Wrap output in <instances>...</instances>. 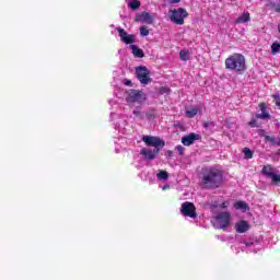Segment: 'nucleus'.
Here are the masks:
<instances>
[{"label": "nucleus", "mask_w": 280, "mask_h": 280, "mask_svg": "<svg viewBox=\"0 0 280 280\" xmlns=\"http://www.w3.org/2000/svg\"><path fill=\"white\" fill-rule=\"evenodd\" d=\"M262 136H265L266 141L271 143V145H279L280 138H276L272 136H266L264 130L260 131Z\"/></svg>", "instance_id": "nucleus-21"}, {"label": "nucleus", "mask_w": 280, "mask_h": 280, "mask_svg": "<svg viewBox=\"0 0 280 280\" xmlns=\"http://www.w3.org/2000/svg\"><path fill=\"white\" fill-rule=\"evenodd\" d=\"M170 20L172 23H175V25H185V19L189 16V13L187 10L179 8L168 11Z\"/></svg>", "instance_id": "nucleus-4"}, {"label": "nucleus", "mask_w": 280, "mask_h": 280, "mask_svg": "<svg viewBox=\"0 0 280 280\" xmlns=\"http://www.w3.org/2000/svg\"><path fill=\"white\" fill-rule=\"evenodd\" d=\"M250 229V224L248 221L241 220L235 223V231L236 233H246Z\"/></svg>", "instance_id": "nucleus-15"}, {"label": "nucleus", "mask_w": 280, "mask_h": 280, "mask_svg": "<svg viewBox=\"0 0 280 280\" xmlns=\"http://www.w3.org/2000/svg\"><path fill=\"white\" fill-rule=\"evenodd\" d=\"M166 189H170V185H165V186L162 187L163 191H166Z\"/></svg>", "instance_id": "nucleus-36"}, {"label": "nucleus", "mask_w": 280, "mask_h": 280, "mask_svg": "<svg viewBox=\"0 0 280 280\" xmlns=\"http://www.w3.org/2000/svg\"><path fill=\"white\" fill-rule=\"evenodd\" d=\"M142 141L145 143V145H149L155 150H161L165 145V142H163L161 138H156L152 136H143Z\"/></svg>", "instance_id": "nucleus-8"}, {"label": "nucleus", "mask_w": 280, "mask_h": 280, "mask_svg": "<svg viewBox=\"0 0 280 280\" xmlns=\"http://www.w3.org/2000/svg\"><path fill=\"white\" fill-rule=\"evenodd\" d=\"M125 100L128 106H137V104H144L148 95L141 90H129L125 94Z\"/></svg>", "instance_id": "nucleus-3"}, {"label": "nucleus", "mask_w": 280, "mask_h": 280, "mask_svg": "<svg viewBox=\"0 0 280 280\" xmlns=\"http://www.w3.org/2000/svg\"><path fill=\"white\" fill-rule=\"evenodd\" d=\"M249 126H250L252 128H257V120H255V119L250 120V121H249Z\"/></svg>", "instance_id": "nucleus-32"}, {"label": "nucleus", "mask_w": 280, "mask_h": 280, "mask_svg": "<svg viewBox=\"0 0 280 280\" xmlns=\"http://www.w3.org/2000/svg\"><path fill=\"white\" fill-rule=\"evenodd\" d=\"M176 150L177 152H179V154H183V152H185V148L183 145H177Z\"/></svg>", "instance_id": "nucleus-31"}, {"label": "nucleus", "mask_w": 280, "mask_h": 280, "mask_svg": "<svg viewBox=\"0 0 280 280\" xmlns=\"http://www.w3.org/2000/svg\"><path fill=\"white\" fill-rule=\"evenodd\" d=\"M277 54H280V43H273L271 45V55L277 56Z\"/></svg>", "instance_id": "nucleus-26"}, {"label": "nucleus", "mask_w": 280, "mask_h": 280, "mask_svg": "<svg viewBox=\"0 0 280 280\" xmlns=\"http://www.w3.org/2000/svg\"><path fill=\"white\" fill-rule=\"evenodd\" d=\"M168 156H172V151H168Z\"/></svg>", "instance_id": "nucleus-40"}, {"label": "nucleus", "mask_w": 280, "mask_h": 280, "mask_svg": "<svg viewBox=\"0 0 280 280\" xmlns=\"http://www.w3.org/2000/svg\"><path fill=\"white\" fill-rule=\"evenodd\" d=\"M119 38L125 45H135L136 43V37L132 34H128L124 28L118 27L117 28Z\"/></svg>", "instance_id": "nucleus-10"}, {"label": "nucleus", "mask_w": 280, "mask_h": 280, "mask_svg": "<svg viewBox=\"0 0 280 280\" xmlns=\"http://www.w3.org/2000/svg\"><path fill=\"white\" fill-rule=\"evenodd\" d=\"M136 77L143 86H147V84L152 82V78H150V70H148L145 66L136 68Z\"/></svg>", "instance_id": "nucleus-7"}, {"label": "nucleus", "mask_w": 280, "mask_h": 280, "mask_svg": "<svg viewBox=\"0 0 280 280\" xmlns=\"http://www.w3.org/2000/svg\"><path fill=\"white\" fill-rule=\"evenodd\" d=\"M261 172L264 176H266V178L271 180V185H276V186L280 185V173H278L277 170L272 167V165L270 164L265 165Z\"/></svg>", "instance_id": "nucleus-5"}, {"label": "nucleus", "mask_w": 280, "mask_h": 280, "mask_svg": "<svg viewBox=\"0 0 280 280\" xmlns=\"http://www.w3.org/2000/svg\"><path fill=\"white\" fill-rule=\"evenodd\" d=\"M132 115L135 116V119H137V121H143V119H145V117H149L150 119V115L145 112H143V109L141 107H136L132 110Z\"/></svg>", "instance_id": "nucleus-13"}, {"label": "nucleus", "mask_w": 280, "mask_h": 280, "mask_svg": "<svg viewBox=\"0 0 280 280\" xmlns=\"http://www.w3.org/2000/svg\"><path fill=\"white\" fill-rule=\"evenodd\" d=\"M202 113V108L200 106H192L188 109H186V117L189 119H192V117H196V115H200Z\"/></svg>", "instance_id": "nucleus-16"}, {"label": "nucleus", "mask_w": 280, "mask_h": 280, "mask_svg": "<svg viewBox=\"0 0 280 280\" xmlns=\"http://www.w3.org/2000/svg\"><path fill=\"white\" fill-rule=\"evenodd\" d=\"M248 21H250V13L248 12H244L242 15H240L236 20L235 23L237 25L242 24V23H248Z\"/></svg>", "instance_id": "nucleus-20"}, {"label": "nucleus", "mask_w": 280, "mask_h": 280, "mask_svg": "<svg viewBox=\"0 0 280 280\" xmlns=\"http://www.w3.org/2000/svg\"><path fill=\"white\" fill-rule=\"evenodd\" d=\"M115 126L118 128V130H126L128 121L124 120V118H120L117 122H115Z\"/></svg>", "instance_id": "nucleus-24"}, {"label": "nucleus", "mask_w": 280, "mask_h": 280, "mask_svg": "<svg viewBox=\"0 0 280 280\" xmlns=\"http://www.w3.org/2000/svg\"><path fill=\"white\" fill-rule=\"evenodd\" d=\"M229 201H224L222 205H220L219 207L221 208V209H228V207H229Z\"/></svg>", "instance_id": "nucleus-33"}, {"label": "nucleus", "mask_w": 280, "mask_h": 280, "mask_svg": "<svg viewBox=\"0 0 280 280\" xmlns=\"http://www.w3.org/2000/svg\"><path fill=\"white\" fill-rule=\"evenodd\" d=\"M278 145L280 147V140H279V144Z\"/></svg>", "instance_id": "nucleus-42"}, {"label": "nucleus", "mask_w": 280, "mask_h": 280, "mask_svg": "<svg viewBox=\"0 0 280 280\" xmlns=\"http://www.w3.org/2000/svg\"><path fill=\"white\" fill-rule=\"evenodd\" d=\"M179 58L184 62H187V60H191V52H189V50H180Z\"/></svg>", "instance_id": "nucleus-22"}, {"label": "nucleus", "mask_w": 280, "mask_h": 280, "mask_svg": "<svg viewBox=\"0 0 280 280\" xmlns=\"http://www.w3.org/2000/svg\"><path fill=\"white\" fill-rule=\"evenodd\" d=\"M117 117V114H115V113H112L110 114V119L113 120V119H115Z\"/></svg>", "instance_id": "nucleus-35"}, {"label": "nucleus", "mask_w": 280, "mask_h": 280, "mask_svg": "<svg viewBox=\"0 0 280 280\" xmlns=\"http://www.w3.org/2000/svg\"><path fill=\"white\" fill-rule=\"evenodd\" d=\"M222 171L215 166H207L201 170L200 185L203 189H218L222 185Z\"/></svg>", "instance_id": "nucleus-1"}, {"label": "nucleus", "mask_w": 280, "mask_h": 280, "mask_svg": "<svg viewBox=\"0 0 280 280\" xmlns=\"http://www.w3.org/2000/svg\"><path fill=\"white\" fill-rule=\"evenodd\" d=\"M136 21H139V23H147L148 25H152V23H154V15L143 11L137 15Z\"/></svg>", "instance_id": "nucleus-12"}, {"label": "nucleus", "mask_w": 280, "mask_h": 280, "mask_svg": "<svg viewBox=\"0 0 280 280\" xmlns=\"http://www.w3.org/2000/svg\"><path fill=\"white\" fill-rule=\"evenodd\" d=\"M128 8H130V10H139V8H141V2L139 0H130Z\"/></svg>", "instance_id": "nucleus-23"}, {"label": "nucleus", "mask_w": 280, "mask_h": 280, "mask_svg": "<svg viewBox=\"0 0 280 280\" xmlns=\"http://www.w3.org/2000/svg\"><path fill=\"white\" fill-rule=\"evenodd\" d=\"M198 139H200V135L197 133H190L184 138H182V143L184 145H192V143H195L196 141H198Z\"/></svg>", "instance_id": "nucleus-14"}, {"label": "nucleus", "mask_w": 280, "mask_h": 280, "mask_svg": "<svg viewBox=\"0 0 280 280\" xmlns=\"http://www.w3.org/2000/svg\"><path fill=\"white\" fill-rule=\"evenodd\" d=\"M225 69L242 74L246 71V57L242 54H233L225 59Z\"/></svg>", "instance_id": "nucleus-2"}, {"label": "nucleus", "mask_w": 280, "mask_h": 280, "mask_svg": "<svg viewBox=\"0 0 280 280\" xmlns=\"http://www.w3.org/2000/svg\"><path fill=\"white\" fill-rule=\"evenodd\" d=\"M217 229H226L231 224V212H219L213 215Z\"/></svg>", "instance_id": "nucleus-6"}, {"label": "nucleus", "mask_w": 280, "mask_h": 280, "mask_svg": "<svg viewBox=\"0 0 280 280\" xmlns=\"http://www.w3.org/2000/svg\"><path fill=\"white\" fill-rule=\"evenodd\" d=\"M278 32L280 33V25H278Z\"/></svg>", "instance_id": "nucleus-41"}, {"label": "nucleus", "mask_w": 280, "mask_h": 280, "mask_svg": "<svg viewBox=\"0 0 280 280\" xmlns=\"http://www.w3.org/2000/svg\"><path fill=\"white\" fill-rule=\"evenodd\" d=\"M150 34V30H148V26H141L140 27V35L141 36H148Z\"/></svg>", "instance_id": "nucleus-28"}, {"label": "nucleus", "mask_w": 280, "mask_h": 280, "mask_svg": "<svg viewBox=\"0 0 280 280\" xmlns=\"http://www.w3.org/2000/svg\"><path fill=\"white\" fill-rule=\"evenodd\" d=\"M276 12H280V4L275 8Z\"/></svg>", "instance_id": "nucleus-37"}, {"label": "nucleus", "mask_w": 280, "mask_h": 280, "mask_svg": "<svg viewBox=\"0 0 280 280\" xmlns=\"http://www.w3.org/2000/svg\"><path fill=\"white\" fill-rule=\"evenodd\" d=\"M159 152H161L160 149L143 148L140 153L142 154V156H144V159H147V161H154Z\"/></svg>", "instance_id": "nucleus-11"}, {"label": "nucleus", "mask_w": 280, "mask_h": 280, "mask_svg": "<svg viewBox=\"0 0 280 280\" xmlns=\"http://www.w3.org/2000/svg\"><path fill=\"white\" fill-rule=\"evenodd\" d=\"M208 126H209V122H206V124H205V127L208 128Z\"/></svg>", "instance_id": "nucleus-39"}, {"label": "nucleus", "mask_w": 280, "mask_h": 280, "mask_svg": "<svg viewBox=\"0 0 280 280\" xmlns=\"http://www.w3.org/2000/svg\"><path fill=\"white\" fill-rule=\"evenodd\" d=\"M243 154L245 156V159H253V151L248 148H244L243 149Z\"/></svg>", "instance_id": "nucleus-27"}, {"label": "nucleus", "mask_w": 280, "mask_h": 280, "mask_svg": "<svg viewBox=\"0 0 280 280\" xmlns=\"http://www.w3.org/2000/svg\"><path fill=\"white\" fill-rule=\"evenodd\" d=\"M125 86H132V81L125 79L124 81Z\"/></svg>", "instance_id": "nucleus-29"}, {"label": "nucleus", "mask_w": 280, "mask_h": 280, "mask_svg": "<svg viewBox=\"0 0 280 280\" xmlns=\"http://www.w3.org/2000/svg\"><path fill=\"white\" fill-rule=\"evenodd\" d=\"M158 180H167L170 178V174L166 171H159L156 174Z\"/></svg>", "instance_id": "nucleus-25"}, {"label": "nucleus", "mask_w": 280, "mask_h": 280, "mask_svg": "<svg viewBox=\"0 0 280 280\" xmlns=\"http://www.w3.org/2000/svg\"><path fill=\"white\" fill-rule=\"evenodd\" d=\"M247 247L253 246V243H245Z\"/></svg>", "instance_id": "nucleus-38"}, {"label": "nucleus", "mask_w": 280, "mask_h": 280, "mask_svg": "<svg viewBox=\"0 0 280 280\" xmlns=\"http://www.w3.org/2000/svg\"><path fill=\"white\" fill-rule=\"evenodd\" d=\"M259 108L261 113L256 115L257 119H270V114L266 110V103H260Z\"/></svg>", "instance_id": "nucleus-17"}, {"label": "nucleus", "mask_w": 280, "mask_h": 280, "mask_svg": "<svg viewBox=\"0 0 280 280\" xmlns=\"http://www.w3.org/2000/svg\"><path fill=\"white\" fill-rule=\"evenodd\" d=\"M160 93H162V95H165V93H170V88H162L160 90Z\"/></svg>", "instance_id": "nucleus-30"}, {"label": "nucleus", "mask_w": 280, "mask_h": 280, "mask_svg": "<svg viewBox=\"0 0 280 280\" xmlns=\"http://www.w3.org/2000/svg\"><path fill=\"white\" fill-rule=\"evenodd\" d=\"M129 49H131V54L135 58H143L145 54H143V49L139 48L137 45H130Z\"/></svg>", "instance_id": "nucleus-18"}, {"label": "nucleus", "mask_w": 280, "mask_h": 280, "mask_svg": "<svg viewBox=\"0 0 280 280\" xmlns=\"http://www.w3.org/2000/svg\"><path fill=\"white\" fill-rule=\"evenodd\" d=\"M180 213L185 218L196 219L198 217V214H196V206L189 201L182 203Z\"/></svg>", "instance_id": "nucleus-9"}, {"label": "nucleus", "mask_w": 280, "mask_h": 280, "mask_svg": "<svg viewBox=\"0 0 280 280\" xmlns=\"http://www.w3.org/2000/svg\"><path fill=\"white\" fill-rule=\"evenodd\" d=\"M234 209H236V211H242V213H246V211H248V203L245 201H236L234 203Z\"/></svg>", "instance_id": "nucleus-19"}, {"label": "nucleus", "mask_w": 280, "mask_h": 280, "mask_svg": "<svg viewBox=\"0 0 280 280\" xmlns=\"http://www.w3.org/2000/svg\"><path fill=\"white\" fill-rule=\"evenodd\" d=\"M171 3H180V0H167Z\"/></svg>", "instance_id": "nucleus-34"}]
</instances>
